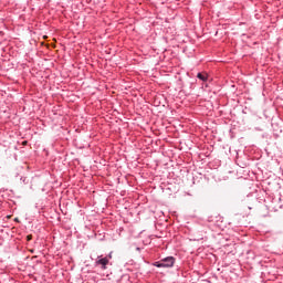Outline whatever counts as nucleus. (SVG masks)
<instances>
[{
  "instance_id": "obj_1",
  "label": "nucleus",
  "mask_w": 283,
  "mask_h": 283,
  "mask_svg": "<svg viewBox=\"0 0 283 283\" xmlns=\"http://www.w3.org/2000/svg\"><path fill=\"white\" fill-rule=\"evenodd\" d=\"M175 262H176V259H174V256H168V258L163 259L159 262H156L155 266H157L158 269H163V268L171 269V266H174Z\"/></svg>"
},
{
  "instance_id": "obj_2",
  "label": "nucleus",
  "mask_w": 283,
  "mask_h": 283,
  "mask_svg": "<svg viewBox=\"0 0 283 283\" xmlns=\"http://www.w3.org/2000/svg\"><path fill=\"white\" fill-rule=\"evenodd\" d=\"M96 264H101L102 269H107L109 264V260L107 258H103L96 261Z\"/></svg>"
},
{
  "instance_id": "obj_3",
  "label": "nucleus",
  "mask_w": 283,
  "mask_h": 283,
  "mask_svg": "<svg viewBox=\"0 0 283 283\" xmlns=\"http://www.w3.org/2000/svg\"><path fill=\"white\" fill-rule=\"evenodd\" d=\"M197 77H199L200 81H207L208 75L207 73H198Z\"/></svg>"
},
{
  "instance_id": "obj_4",
  "label": "nucleus",
  "mask_w": 283,
  "mask_h": 283,
  "mask_svg": "<svg viewBox=\"0 0 283 283\" xmlns=\"http://www.w3.org/2000/svg\"><path fill=\"white\" fill-rule=\"evenodd\" d=\"M27 240H28V242H30V240H32V234H29V235L27 237Z\"/></svg>"
},
{
  "instance_id": "obj_5",
  "label": "nucleus",
  "mask_w": 283,
  "mask_h": 283,
  "mask_svg": "<svg viewBox=\"0 0 283 283\" xmlns=\"http://www.w3.org/2000/svg\"><path fill=\"white\" fill-rule=\"evenodd\" d=\"M22 145H28V142H23Z\"/></svg>"
},
{
  "instance_id": "obj_6",
  "label": "nucleus",
  "mask_w": 283,
  "mask_h": 283,
  "mask_svg": "<svg viewBox=\"0 0 283 283\" xmlns=\"http://www.w3.org/2000/svg\"><path fill=\"white\" fill-rule=\"evenodd\" d=\"M15 222H19V219H18V218H15Z\"/></svg>"
}]
</instances>
